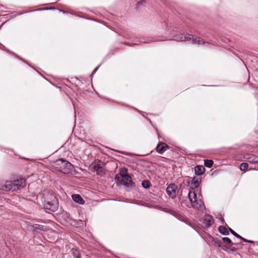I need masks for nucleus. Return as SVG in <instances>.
Returning <instances> with one entry per match:
<instances>
[{
    "label": "nucleus",
    "instance_id": "obj_1",
    "mask_svg": "<svg viewBox=\"0 0 258 258\" xmlns=\"http://www.w3.org/2000/svg\"><path fill=\"white\" fill-rule=\"evenodd\" d=\"M26 186V180L23 178L14 181H6L2 185V189L6 191H16L20 190Z\"/></svg>",
    "mask_w": 258,
    "mask_h": 258
},
{
    "label": "nucleus",
    "instance_id": "obj_2",
    "mask_svg": "<svg viewBox=\"0 0 258 258\" xmlns=\"http://www.w3.org/2000/svg\"><path fill=\"white\" fill-rule=\"evenodd\" d=\"M52 167L56 170L64 173H71L74 170L73 165L69 162L62 159H59L54 161Z\"/></svg>",
    "mask_w": 258,
    "mask_h": 258
},
{
    "label": "nucleus",
    "instance_id": "obj_3",
    "mask_svg": "<svg viewBox=\"0 0 258 258\" xmlns=\"http://www.w3.org/2000/svg\"><path fill=\"white\" fill-rule=\"evenodd\" d=\"M115 180L117 183L121 184L126 186H130L132 183L131 177L127 174V171L125 169L122 170V172L117 174L115 175Z\"/></svg>",
    "mask_w": 258,
    "mask_h": 258
},
{
    "label": "nucleus",
    "instance_id": "obj_4",
    "mask_svg": "<svg viewBox=\"0 0 258 258\" xmlns=\"http://www.w3.org/2000/svg\"><path fill=\"white\" fill-rule=\"evenodd\" d=\"M40 196L42 203L47 202H52L51 203V205L53 206L52 207H55L56 205H58V200L52 192H43Z\"/></svg>",
    "mask_w": 258,
    "mask_h": 258
},
{
    "label": "nucleus",
    "instance_id": "obj_5",
    "mask_svg": "<svg viewBox=\"0 0 258 258\" xmlns=\"http://www.w3.org/2000/svg\"><path fill=\"white\" fill-rule=\"evenodd\" d=\"M188 197L193 208L198 210H202L204 208L202 201L197 200V195L195 191L190 190L188 194Z\"/></svg>",
    "mask_w": 258,
    "mask_h": 258
},
{
    "label": "nucleus",
    "instance_id": "obj_6",
    "mask_svg": "<svg viewBox=\"0 0 258 258\" xmlns=\"http://www.w3.org/2000/svg\"><path fill=\"white\" fill-rule=\"evenodd\" d=\"M174 40L177 41H188L191 40L192 43H197L198 44H201L204 43V41L200 38L195 37L192 35H182L180 36H175Z\"/></svg>",
    "mask_w": 258,
    "mask_h": 258
},
{
    "label": "nucleus",
    "instance_id": "obj_7",
    "mask_svg": "<svg viewBox=\"0 0 258 258\" xmlns=\"http://www.w3.org/2000/svg\"><path fill=\"white\" fill-rule=\"evenodd\" d=\"M177 187L175 184H171L168 185L166 188V192L168 195L172 199H174L176 197V190Z\"/></svg>",
    "mask_w": 258,
    "mask_h": 258
},
{
    "label": "nucleus",
    "instance_id": "obj_8",
    "mask_svg": "<svg viewBox=\"0 0 258 258\" xmlns=\"http://www.w3.org/2000/svg\"><path fill=\"white\" fill-rule=\"evenodd\" d=\"M169 148L168 145L164 143H160L158 144L156 148V151L160 154H162L165 151Z\"/></svg>",
    "mask_w": 258,
    "mask_h": 258
},
{
    "label": "nucleus",
    "instance_id": "obj_9",
    "mask_svg": "<svg viewBox=\"0 0 258 258\" xmlns=\"http://www.w3.org/2000/svg\"><path fill=\"white\" fill-rule=\"evenodd\" d=\"M201 181V178L200 177H194L191 181V186L192 188H198Z\"/></svg>",
    "mask_w": 258,
    "mask_h": 258
},
{
    "label": "nucleus",
    "instance_id": "obj_10",
    "mask_svg": "<svg viewBox=\"0 0 258 258\" xmlns=\"http://www.w3.org/2000/svg\"><path fill=\"white\" fill-rule=\"evenodd\" d=\"M51 203H52V202H47L42 204V206L45 209L49 210L51 211L54 212L57 209L58 205H56L55 207H52L53 206L51 205Z\"/></svg>",
    "mask_w": 258,
    "mask_h": 258
},
{
    "label": "nucleus",
    "instance_id": "obj_11",
    "mask_svg": "<svg viewBox=\"0 0 258 258\" xmlns=\"http://www.w3.org/2000/svg\"><path fill=\"white\" fill-rule=\"evenodd\" d=\"M72 199L74 202L79 204H83L84 203V200L79 195L75 194L72 195Z\"/></svg>",
    "mask_w": 258,
    "mask_h": 258
},
{
    "label": "nucleus",
    "instance_id": "obj_12",
    "mask_svg": "<svg viewBox=\"0 0 258 258\" xmlns=\"http://www.w3.org/2000/svg\"><path fill=\"white\" fill-rule=\"evenodd\" d=\"M204 221H205V222H204L205 224L208 227L212 225L214 222V220H213V217L210 215L206 216L205 217Z\"/></svg>",
    "mask_w": 258,
    "mask_h": 258
},
{
    "label": "nucleus",
    "instance_id": "obj_13",
    "mask_svg": "<svg viewBox=\"0 0 258 258\" xmlns=\"http://www.w3.org/2000/svg\"><path fill=\"white\" fill-rule=\"evenodd\" d=\"M205 169L203 166H197L195 168V171L196 175H200L203 174Z\"/></svg>",
    "mask_w": 258,
    "mask_h": 258
},
{
    "label": "nucleus",
    "instance_id": "obj_14",
    "mask_svg": "<svg viewBox=\"0 0 258 258\" xmlns=\"http://www.w3.org/2000/svg\"><path fill=\"white\" fill-rule=\"evenodd\" d=\"M218 229L219 232L223 235H227L229 234V231L223 226H219Z\"/></svg>",
    "mask_w": 258,
    "mask_h": 258
},
{
    "label": "nucleus",
    "instance_id": "obj_15",
    "mask_svg": "<svg viewBox=\"0 0 258 258\" xmlns=\"http://www.w3.org/2000/svg\"><path fill=\"white\" fill-rule=\"evenodd\" d=\"M32 227L34 229H39L41 231H45L46 230V226L37 224H34L32 226Z\"/></svg>",
    "mask_w": 258,
    "mask_h": 258
},
{
    "label": "nucleus",
    "instance_id": "obj_16",
    "mask_svg": "<svg viewBox=\"0 0 258 258\" xmlns=\"http://www.w3.org/2000/svg\"><path fill=\"white\" fill-rule=\"evenodd\" d=\"M248 161L250 163H258V157L255 156H251L248 158Z\"/></svg>",
    "mask_w": 258,
    "mask_h": 258
},
{
    "label": "nucleus",
    "instance_id": "obj_17",
    "mask_svg": "<svg viewBox=\"0 0 258 258\" xmlns=\"http://www.w3.org/2000/svg\"><path fill=\"white\" fill-rule=\"evenodd\" d=\"M248 165L247 163H242L239 166V169L241 171H245L247 169Z\"/></svg>",
    "mask_w": 258,
    "mask_h": 258
},
{
    "label": "nucleus",
    "instance_id": "obj_18",
    "mask_svg": "<svg viewBox=\"0 0 258 258\" xmlns=\"http://www.w3.org/2000/svg\"><path fill=\"white\" fill-rule=\"evenodd\" d=\"M222 240L224 241V243L228 244L230 246L231 245H233V243L232 242L231 239L227 237H224L222 238Z\"/></svg>",
    "mask_w": 258,
    "mask_h": 258
},
{
    "label": "nucleus",
    "instance_id": "obj_19",
    "mask_svg": "<svg viewBox=\"0 0 258 258\" xmlns=\"http://www.w3.org/2000/svg\"><path fill=\"white\" fill-rule=\"evenodd\" d=\"M213 164V161L212 160H205L204 165L205 166L208 168L212 167Z\"/></svg>",
    "mask_w": 258,
    "mask_h": 258
},
{
    "label": "nucleus",
    "instance_id": "obj_20",
    "mask_svg": "<svg viewBox=\"0 0 258 258\" xmlns=\"http://www.w3.org/2000/svg\"><path fill=\"white\" fill-rule=\"evenodd\" d=\"M142 185L145 188H148L150 187V183L148 180L143 181Z\"/></svg>",
    "mask_w": 258,
    "mask_h": 258
},
{
    "label": "nucleus",
    "instance_id": "obj_21",
    "mask_svg": "<svg viewBox=\"0 0 258 258\" xmlns=\"http://www.w3.org/2000/svg\"><path fill=\"white\" fill-rule=\"evenodd\" d=\"M229 231H230V232L234 235L235 236V237H236L237 238H238L239 239L240 238H242V237L239 235V234H238L236 232H235L234 230H233L232 229H231L230 228H229Z\"/></svg>",
    "mask_w": 258,
    "mask_h": 258
},
{
    "label": "nucleus",
    "instance_id": "obj_22",
    "mask_svg": "<svg viewBox=\"0 0 258 258\" xmlns=\"http://www.w3.org/2000/svg\"><path fill=\"white\" fill-rule=\"evenodd\" d=\"M94 169L97 171V172H99V171H101V167L100 166H99V165H97V166H94Z\"/></svg>",
    "mask_w": 258,
    "mask_h": 258
},
{
    "label": "nucleus",
    "instance_id": "obj_23",
    "mask_svg": "<svg viewBox=\"0 0 258 258\" xmlns=\"http://www.w3.org/2000/svg\"><path fill=\"white\" fill-rule=\"evenodd\" d=\"M240 239L242 240L243 241L246 242H248V243H253V241L247 240V239L243 238L242 237V238H240Z\"/></svg>",
    "mask_w": 258,
    "mask_h": 258
},
{
    "label": "nucleus",
    "instance_id": "obj_24",
    "mask_svg": "<svg viewBox=\"0 0 258 258\" xmlns=\"http://www.w3.org/2000/svg\"><path fill=\"white\" fill-rule=\"evenodd\" d=\"M99 67V66H98L97 67H96V68L94 69V71H93V73H94L95 72H96V71L98 70V69Z\"/></svg>",
    "mask_w": 258,
    "mask_h": 258
},
{
    "label": "nucleus",
    "instance_id": "obj_25",
    "mask_svg": "<svg viewBox=\"0 0 258 258\" xmlns=\"http://www.w3.org/2000/svg\"><path fill=\"white\" fill-rule=\"evenodd\" d=\"M145 0H140L141 3L144 2Z\"/></svg>",
    "mask_w": 258,
    "mask_h": 258
},
{
    "label": "nucleus",
    "instance_id": "obj_26",
    "mask_svg": "<svg viewBox=\"0 0 258 258\" xmlns=\"http://www.w3.org/2000/svg\"><path fill=\"white\" fill-rule=\"evenodd\" d=\"M76 258H80L79 256H77Z\"/></svg>",
    "mask_w": 258,
    "mask_h": 258
}]
</instances>
